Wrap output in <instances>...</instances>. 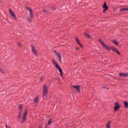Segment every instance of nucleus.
I'll return each instance as SVG.
<instances>
[{
    "mask_svg": "<svg viewBox=\"0 0 128 128\" xmlns=\"http://www.w3.org/2000/svg\"><path fill=\"white\" fill-rule=\"evenodd\" d=\"M44 80V77H41L40 78V80L42 81Z\"/></svg>",
    "mask_w": 128,
    "mask_h": 128,
    "instance_id": "nucleus-28",
    "label": "nucleus"
},
{
    "mask_svg": "<svg viewBox=\"0 0 128 128\" xmlns=\"http://www.w3.org/2000/svg\"><path fill=\"white\" fill-rule=\"evenodd\" d=\"M18 109L20 110L19 114L18 115V120H20V118H22V105H20L18 107Z\"/></svg>",
    "mask_w": 128,
    "mask_h": 128,
    "instance_id": "nucleus-5",
    "label": "nucleus"
},
{
    "mask_svg": "<svg viewBox=\"0 0 128 128\" xmlns=\"http://www.w3.org/2000/svg\"><path fill=\"white\" fill-rule=\"evenodd\" d=\"M73 88H76V90H78V92H80V86H72Z\"/></svg>",
    "mask_w": 128,
    "mask_h": 128,
    "instance_id": "nucleus-14",
    "label": "nucleus"
},
{
    "mask_svg": "<svg viewBox=\"0 0 128 128\" xmlns=\"http://www.w3.org/2000/svg\"><path fill=\"white\" fill-rule=\"evenodd\" d=\"M120 76L122 78H126V76H128V74L120 73Z\"/></svg>",
    "mask_w": 128,
    "mask_h": 128,
    "instance_id": "nucleus-12",
    "label": "nucleus"
},
{
    "mask_svg": "<svg viewBox=\"0 0 128 128\" xmlns=\"http://www.w3.org/2000/svg\"><path fill=\"white\" fill-rule=\"evenodd\" d=\"M115 52L116 54H120V52L118 50H116Z\"/></svg>",
    "mask_w": 128,
    "mask_h": 128,
    "instance_id": "nucleus-23",
    "label": "nucleus"
},
{
    "mask_svg": "<svg viewBox=\"0 0 128 128\" xmlns=\"http://www.w3.org/2000/svg\"><path fill=\"white\" fill-rule=\"evenodd\" d=\"M52 10H56V7L54 6L52 8Z\"/></svg>",
    "mask_w": 128,
    "mask_h": 128,
    "instance_id": "nucleus-26",
    "label": "nucleus"
},
{
    "mask_svg": "<svg viewBox=\"0 0 128 128\" xmlns=\"http://www.w3.org/2000/svg\"><path fill=\"white\" fill-rule=\"evenodd\" d=\"M113 44H116V46H118V42H116V40H112Z\"/></svg>",
    "mask_w": 128,
    "mask_h": 128,
    "instance_id": "nucleus-18",
    "label": "nucleus"
},
{
    "mask_svg": "<svg viewBox=\"0 0 128 128\" xmlns=\"http://www.w3.org/2000/svg\"><path fill=\"white\" fill-rule=\"evenodd\" d=\"M52 62L53 64H55L56 68H58V71L60 72V76H62V70L60 67V66H58V63H56V60H52Z\"/></svg>",
    "mask_w": 128,
    "mask_h": 128,
    "instance_id": "nucleus-2",
    "label": "nucleus"
},
{
    "mask_svg": "<svg viewBox=\"0 0 128 128\" xmlns=\"http://www.w3.org/2000/svg\"><path fill=\"white\" fill-rule=\"evenodd\" d=\"M84 34L88 38H90V34L85 33Z\"/></svg>",
    "mask_w": 128,
    "mask_h": 128,
    "instance_id": "nucleus-20",
    "label": "nucleus"
},
{
    "mask_svg": "<svg viewBox=\"0 0 128 128\" xmlns=\"http://www.w3.org/2000/svg\"><path fill=\"white\" fill-rule=\"evenodd\" d=\"M58 58L60 62H62V56L60 55H59V56H58Z\"/></svg>",
    "mask_w": 128,
    "mask_h": 128,
    "instance_id": "nucleus-21",
    "label": "nucleus"
},
{
    "mask_svg": "<svg viewBox=\"0 0 128 128\" xmlns=\"http://www.w3.org/2000/svg\"><path fill=\"white\" fill-rule=\"evenodd\" d=\"M103 88H106L108 90V87L104 86Z\"/></svg>",
    "mask_w": 128,
    "mask_h": 128,
    "instance_id": "nucleus-29",
    "label": "nucleus"
},
{
    "mask_svg": "<svg viewBox=\"0 0 128 128\" xmlns=\"http://www.w3.org/2000/svg\"><path fill=\"white\" fill-rule=\"evenodd\" d=\"M38 102H40V97L38 96H37L34 99V102L36 104L37 106L38 104Z\"/></svg>",
    "mask_w": 128,
    "mask_h": 128,
    "instance_id": "nucleus-10",
    "label": "nucleus"
},
{
    "mask_svg": "<svg viewBox=\"0 0 128 128\" xmlns=\"http://www.w3.org/2000/svg\"><path fill=\"white\" fill-rule=\"evenodd\" d=\"M32 18H34V16H30V17L27 19L28 22L30 24H32Z\"/></svg>",
    "mask_w": 128,
    "mask_h": 128,
    "instance_id": "nucleus-13",
    "label": "nucleus"
},
{
    "mask_svg": "<svg viewBox=\"0 0 128 128\" xmlns=\"http://www.w3.org/2000/svg\"><path fill=\"white\" fill-rule=\"evenodd\" d=\"M76 50H80V48H76Z\"/></svg>",
    "mask_w": 128,
    "mask_h": 128,
    "instance_id": "nucleus-30",
    "label": "nucleus"
},
{
    "mask_svg": "<svg viewBox=\"0 0 128 128\" xmlns=\"http://www.w3.org/2000/svg\"><path fill=\"white\" fill-rule=\"evenodd\" d=\"M54 54H55L56 56H60V53L58 52H56V51H54Z\"/></svg>",
    "mask_w": 128,
    "mask_h": 128,
    "instance_id": "nucleus-19",
    "label": "nucleus"
},
{
    "mask_svg": "<svg viewBox=\"0 0 128 128\" xmlns=\"http://www.w3.org/2000/svg\"><path fill=\"white\" fill-rule=\"evenodd\" d=\"M124 10H128V8H124L123 9L120 10V12H124Z\"/></svg>",
    "mask_w": 128,
    "mask_h": 128,
    "instance_id": "nucleus-22",
    "label": "nucleus"
},
{
    "mask_svg": "<svg viewBox=\"0 0 128 128\" xmlns=\"http://www.w3.org/2000/svg\"><path fill=\"white\" fill-rule=\"evenodd\" d=\"M26 116H28V110H25L24 112L23 116L22 118V122H24L26 120Z\"/></svg>",
    "mask_w": 128,
    "mask_h": 128,
    "instance_id": "nucleus-4",
    "label": "nucleus"
},
{
    "mask_svg": "<svg viewBox=\"0 0 128 128\" xmlns=\"http://www.w3.org/2000/svg\"><path fill=\"white\" fill-rule=\"evenodd\" d=\"M32 52H33V54L35 55V56H37L38 53H36V48H34V46H32Z\"/></svg>",
    "mask_w": 128,
    "mask_h": 128,
    "instance_id": "nucleus-11",
    "label": "nucleus"
},
{
    "mask_svg": "<svg viewBox=\"0 0 128 128\" xmlns=\"http://www.w3.org/2000/svg\"><path fill=\"white\" fill-rule=\"evenodd\" d=\"M18 46H20V48H22V44H20V42H18Z\"/></svg>",
    "mask_w": 128,
    "mask_h": 128,
    "instance_id": "nucleus-25",
    "label": "nucleus"
},
{
    "mask_svg": "<svg viewBox=\"0 0 128 128\" xmlns=\"http://www.w3.org/2000/svg\"><path fill=\"white\" fill-rule=\"evenodd\" d=\"M120 108V104L118 102H116L115 104V105L114 106V110L115 112H116Z\"/></svg>",
    "mask_w": 128,
    "mask_h": 128,
    "instance_id": "nucleus-6",
    "label": "nucleus"
},
{
    "mask_svg": "<svg viewBox=\"0 0 128 128\" xmlns=\"http://www.w3.org/2000/svg\"><path fill=\"white\" fill-rule=\"evenodd\" d=\"M76 42H77L78 44H79V46H80L81 48H82V44H80V40L78 39V38H76Z\"/></svg>",
    "mask_w": 128,
    "mask_h": 128,
    "instance_id": "nucleus-15",
    "label": "nucleus"
},
{
    "mask_svg": "<svg viewBox=\"0 0 128 128\" xmlns=\"http://www.w3.org/2000/svg\"><path fill=\"white\" fill-rule=\"evenodd\" d=\"M0 72H2V74H4V70L2 68H0Z\"/></svg>",
    "mask_w": 128,
    "mask_h": 128,
    "instance_id": "nucleus-24",
    "label": "nucleus"
},
{
    "mask_svg": "<svg viewBox=\"0 0 128 128\" xmlns=\"http://www.w3.org/2000/svg\"><path fill=\"white\" fill-rule=\"evenodd\" d=\"M103 8H104L103 12H106V11L108 10V6H106V2H104V4L103 6Z\"/></svg>",
    "mask_w": 128,
    "mask_h": 128,
    "instance_id": "nucleus-8",
    "label": "nucleus"
},
{
    "mask_svg": "<svg viewBox=\"0 0 128 128\" xmlns=\"http://www.w3.org/2000/svg\"><path fill=\"white\" fill-rule=\"evenodd\" d=\"M9 12L12 16V18H16V16L14 13L12 12V9L9 10Z\"/></svg>",
    "mask_w": 128,
    "mask_h": 128,
    "instance_id": "nucleus-9",
    "label": "nucleus"
},
{
    "mask_svg": "<svg viewBox=\"0 0 128 128\" xmlns=\"http://www.w3.org/2000/svg\"><path fill=\"white\" fill-rule=\"evenodd\" d=\"M26 8L28 12H29V16H34V13L32 12V10L30 8V7H26Z\"/></svg>",
    "mask_w": 128,
    "mask_h": 128,
    "instance_id": "nucleus-7",
    "label": "nucleus"
},
{
    "mask_svg": "<svg viewBox=\"0 0 128 128\" xmlns=\"http://www.w3.org/2000/svg\"><path fill=\"white\" fill-rule=\"evenodd\" d=\"M124 105L126 108H128V102L126 101L124 102Z\"/></svg>",
    "mask_w": 128,
    "mask_h": 128,
    "instance_id": "nucleus-17",
    "label": "nucleus"
},
{
    "mask_svg": "<svg viewBox=\"0 0 128 128\" xmlns=\"http://www.w3.org/2000/svg\"><path fill=\"white\" fill-rule=\"evenodd\" d=\"M52 124V120H50L48 122V124Z\"/></svg>",
    "mask_w": 128,
    "mask_h": 128,
    "instance_id": "nucleus-27",
    "label": "nucleus"
},
{
    "mask_svg": "<svg viewBox=\"0 0 128 128\" xmlns=\"http://www.w3.org/2000/svg\"><path fill=\"white\" fill-rule=\"evenodd\" d=\"M48 95V86L44 84L43 86V98H46V96Z\"/></svg>",
    "mask_w": 128,
    "mask_h": 128,
    "instance_id": "nucleus-3",
    "label": "nucleus"
},
{
    "mask_svg": "<svg viewBox=\"0 0 128 128\" xmlns=\"http://www.w3.org/2000/svg\"><path fill=\"white\" fill-rule=\"evenodd\" d=\"M98 41L100 42V44H102V46H103L104 48L107 50H108V52H110V50H112L114 52H115V50H116V48H113V47H110H110H108V46L106 44H104V41L100 39L98 40Z\"/></svg>",
    "mask_w": 128,
    "mask_h": 128,
    "instance_id": "nucleus-1",
    "label": "nucleus"
},
{
    "mask_svg": "<svg viewBox=\"0 0 128 128\" xmlns=\"http://www.w3.org/2000/svg\"><path fill=\"white\" fill-rule=\"evenodd\" d=\"M106 128H110V121H109L106 126Z\"/></svg>",
    "mask_w": 128,
    "mask_h": 128,
    "instance_id": "nucleus-16",
    "label": "nucleus"
}]
</instances>
